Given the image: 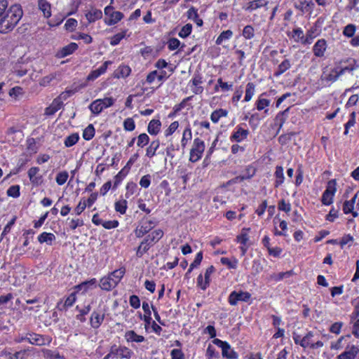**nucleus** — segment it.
I'll list each match as a JSON object with an SVG mask.
<instances>
[{
  "label": "nucleus",
  "mask_w": 359,
  "mask_h": 359,
  "mask_svg": "<svg viewBox=\"0 0 359 359\" xmlns=\"http://www.w3.org/2000/svg\"><path fill=\"white\" fill-rule=\"evenodd\" d=\"M23 12L20 5L11 6L0 18V32L6 33L12 30L22 16Z\"/></svg>",
  "instance_id": "nucleus-1"
},
{
  "label": "nucleus",
  "mask_w": 359,
  "mask_h": 359,
  "mask_svg": "<svg viewBox=\"0 0 359 359\" xmlns=\"http://www.w3.org/2000/svg\"><path fill=\"white\" fill-rule=\"evenodd\" d=\"M126 273L125 268H120L111 272L107 277L100 280V287L109 291L115 287Z\"/></svg>",
  "instance_id": "nucleus-2"
},
{
  "label": "nucleus",
  "mask_w": 359,
  "mask_h": 359,
  "mask_svg": "<svg viewBox=\"0 0 359 359\" xmlns=\"http://www.w3.org/2000/svg\"><path fill=\"white\" fill-rule=\"evenodd\" d=\"M114 103V100L112 97L97 99L90 104L89 109L92 113L99 114L104 108L112 106Z\"/></svg>",
  "instance_id": "nucleus-3"
},
{
  "label": "nucleus",
  "mask_w": 359,
  "mask_h": 359,
  "mask_svg": "<svg viewBox=\"0 0 359 359\" xmlns=\"http://www.w3.org/2000/svg\"><path fill=\"white\" fill-rule=\"evenodd\" d=\"M205 149V144L203 141L199 138H196L194 142V145L190 151V161L194 163L198 161L201 158Z\"/></svg>",
  "instance_id": "nucleus-4"
},
{
  "label": "nucleus",
  "mask_w": 359,
  "mask_h": 359,
  "mask_svg": "<svg viewBox=\"0 0 359 359\" xmlns=\"http://www.w3.org/2000/svg\"><path fill=\"white\" fill-rule=\"evenodd\" d=\"M335 185V180H330L328 182L327 189L325 191L322 196V203L323 204L330 205L332 203L333 196L336 190Z\"/></svg>",
  "instance_id": "nucleus-5"
},
{
  "label": "nucleus",
  "mask_w": 359,
  "mask_h": 359,
  "mask_svg": "<svg viewBox=\"0 0 359 359\" xmlns=\"http://www.w3.org/2000/svg\"><path fill=\"white\" fill-rule=\"evenodd\" d=\"M251 297L250 293L243 291H233L229 297V302L231 305L235 306L238 301L248 302Z\"/></svg>",
  "instance_id": "nucleus-6"
},
{
  "label": "nucleus",
  "mask_w": 359,
  "mask_h": 359,
  "mask_svg": "<svg viewBox=\"0 0 359 359\" xmlns=\"http://www.w3.org/2000/svg\"><path fill=\"white\" fill-rule=\"evenodd\" d=\"M154 226V224L151 220L142 219L135 230V233L138 238L142 237L144 234L151 230Z\"/></svg>",
  "instance_id": "nucleus-7"
},
{
  "label": "nucleus",
  "mask_w": 359,
  "mask_h": 359,
  "mask_svg": "<svg viewBox=\"0 0 359 359\" xmlns=\"http://www.w3.org/2000/svg\"><path fill=\"white\" fill-rule=\"evenodd\" d=\"M111 354L119 358L129 359L131 357V351L126 347H117L114 345L111 347Z\"/></svg>",
  "instance_id": "nucleus-8"
},
{
  "label": "nucleus",
  "mask_w": 359,
  "mask_h": 359,
  "mask_svg": "<svg viewBox=\"0 0 359 359\" xmlns=\"http://www.w3.org/2000/svg\"><path fill=\"white\" fill-rule=\"evenodd\" d=\"M358 353L359 348L358 346L348 345L346 350L338 355V359H355Z\"/></svg>",
  "instance_id": "nucleus-9"
},
{
  "label": "nucleus",
  "mask_w": 359,
  "mask_h": 359,
  "mask_svg": "<svg viewBox=\"0 0 359 359\" xmlns=\"http://www.w3.org/2000/svg\"><path fill=\"white\" fill-rule=\"evenodd\" d=\"M26 339L32 344L36 346H43L45 344H49L51 341L50 338H44L43 336L32 334H29L28 337H26Z\"/></svg>",
  "instance_id": "nucleus-10"
},
{
  "label": "nucleus",
  "mask_w": 359,
  "mask_h": 359,
  "mask_svg": "<svg viewBox=\"0 0 359 359\" xmlns=\"http://www.w3.org/2000/svg\"><path fill=\"white\" fill-rule=\"evenodd\" d=\"M355 199L356 195H355L351 200L346 201L343 205L344 212L345 214L351 213L353 217H356L358 215V213L356 211H353Z\"/></svg>",
  "instance_id": "nucleus-11"
},
{
  "label": "nucleus",
  "mask_w": 359,
  "mask_h": 359,
  "mask_svg": "<svg viewBox=\"0 0 359 359\" xmlns=\"http://www.w3.org/2000/svg\"><path fill=\"white\" fill-rule=\"evenodd\" d=\"M313 6L312 0H297L295 1V7L302 12L311 11Z\"/></svg>",
  "instance_id": "nucleus-12"
},
{
  "label": "nucleus",
  "mask_w": 359,
  "mask_h": 359,
  "mask_svg": "<svg viewBox=\"0 0 359 359\" xmlns=\"http://www.w3.org/2000/svg\"><path fill=\"white\" fill-rule=\"evenodd\" d=\"M111 63V62L110 61L104 62L100 68L91 72V73L88 76L87 80L93 81L98 76H100L101 74H104L106 72L108 65Z\"/></svg>",
  "instance_id": "nucleus-13"
},
{
  "label": "nucleus",
  "mask_w": 359,
  "mask_h": 359,
  "mask_svg": "<svg viewBox=\"0 0 359 359\" xmlns=\"http://www.w3.org/2000/svg\"><path fill=\"white\" fill-rule=\"evenodd\" d=\"M326 49V41L324 39L318 40L314 45L313 50L316 57L323 56Z\"/></svg>",
  "instance_id": "nucleus-14"
},
{
  "label": "nucleus",
  "mask_w": 359,
  "mask_h": 359,
  "mask_svg": "<svg viewBox=\"0 0 359 359\" xmlns=\"http://www.w3.org/2000/svg\"><path fill=\"white\" fill-rule=\"evenodd\" d=\"M104 318V313H100L97 311L93 312L90 317V324L91 326L94 328H98L102 323L103 322Z\"/></svg>",
  "instance_id": "nucleus-15"
},
{
  "label": "nucleus",
  "mask_w": 359,
  "mask_h": 359,
  "mask_svg": "<svg viewBox=\"0 0 359 359\" xmlns=\"http://www.w3.org/2000/svg\"><path fill=\"white\" fill-rule=\"evenodd\" d=\"M22 133L21 130H18L14 128H10L8 130L7 137L8 142H18L22 138Z\"/></svg>",
  "instance_id": "nucleus-16"
},
{
  "label": "nucleus",
  "mask_w": 359,
  "mask_h": 359,
  "mask_svg": "<svg viewBox=\"0 0 359 359\" xmlns=\"http://www.w3.org/2000/svg\"><path fill=\"white\" fill-rule=\"evenodd\" d=\"M163 235V232L161 229L155 230L144 238L145 243H148L149 245H151L153 243H156L161 239Z\"/></svg>",
  "instance_id": "nucleus-17"
},
{
  "label": "nucleus",
  "mask_w": 359,
  "mask_h": 359,
  "mask_svg": "<svg viewBox=\"0 0 359 359\" xmlns=\"http://www.w3.org/2000/svg\"><path fill=\"white\" fill-rule=\"evenodd\" d=\"M39 171V168L37 167H32L28 170V176L34 184H39L41 182V176H37Z\"/></svg>",
  "instance_id": "nucleus-18"
},
{
  "label": "nucleus",
  "mask_w": 359,
  "mask_h": 359,
  "mask_svg": "<svg viewBox=\"0 0 359 359\" xmlns=\"http://www.w3.org/2000/svg\"><path fill=\"white\" fill-rule=\"evenodd\" d=\"M86 17L89 22H93L102 17V13L100 10L92 8L86 13Z\"/></svg>",
  "instance_id": "nucleus-19"
},
{
  "label": "nucleus",
  "mask_w": 359,
  "mask_h": 359,
  "mask_svg": "<svg viewBox=\"0 0 359 359\" xmlns=\"http://www.w3.org/2000/svg\"><path fill=\"white\" fill-rule=\"evenodd\" d=\"M38 6L44 17L49 18L51 15L50 4L46 0H38Z\"/></svg>",
  "instance_id": "nucleus-20"
},
{
  "label": "nucleus",
  "mask_w": 359,
  "mask_h": 359,
  "mask_svg": "<svg viewBox=\"0 0 359 359\" xmlns=\"http://www.w3.org/2000/svg\"><path fill=\"white\" fill-rule=\"evenodd\" d=\"M249 134V131L248 130H245L242 128H239L231 136V140H234L236 142H241L243 140L245 139Z\"/></svg>",
  "instance_id": "nucleus-21"
},
{
  "label": "nucleus",
  "mask_w": 359,
  "mask_h": 359,
  "mask_svg": "<svg viewBox=\"0 0 359 359\" xmlns=\"http://www.w3.org/2000/svg\"><path fill=\"white\" fill-rule=\"evenodd\" d=\"M267 4L268 1L265 0H251L247 4L245 9L248 11H253L262 6H266Z\"/></svg>",
  "instance_id": "nucleus-22"
},
{
  "label": "nucleus",
  "mask_w": 359,
  "mask_h": 359,
  "mask_svg": "<svg viewBox=\"0 0 359 359\" xmlns=\"http://www.w3.org/2000/svg\"><path fill=\"white\" fill-rule=\"evenodd\" d=\"M123 18V14L120 11L111 12L109 19H105V22L109 25L117 23Z\"/></svg>",
  "instance_id": "nucleus-23"
},
{
  "label": "nucleus",
  "mask_w": 359,
  "mask_h": 359,
  "mask_svg": "<svg viewBox=\"0 0 359 359\" xmlns=\"http://www.w3.org/2000/svg\"><path fill=\"white\" fill-rule=\"evenodd\" d=\"M187 17L189 19L194 20L198 27H201L203 25V20L198 18L197 10L195 8L191 7L187 11Z\"/></svg>",
  "instance_id": "nucleus-24"
},
{
  "label": "nucleus",
  "mask_w": 359,
  "mask_h": 359,
  "mask_svg": "<svg viewBox=\"0 0 359 359\" xmlns=\"http://www.w3.org/2000/svg\"><path fill=\"white\" fill-rule=\"evenodd\" d=\"M78 48V45L76 43H71L68 46H65L60 51V57H65L72 54Z\"/></svg>",
  "instance_id": "nucleus-25"
},
{
  "label": "nucleus",
  "mask_w": 359,
  "mask_h": 359,
  "mask_svg": "<svg viewBox=\"0 0 359 359\" xmlns=\"http://www.w3.org/2000/svg\"><path fill=\"white\" fill-rule=\"evenodd\" d=\"M161 126V123L159 120H151L148 125L147 130L149 133L151 135H156L160 130Z\"/></svg>",
  "instance_id": "nucleus-26"
},
{
  "label": "nucleus",
  "mask_w": 359,
  "mask_h": 359,
  "mask_svg": "<svg viewBox=\"0 0 359 359\" xmlns=\"http://www.w3.org/2000/svg\"><path fill=\"white\" fill-rule=\"evenodd\" d=\"M125 337L128 341L142 342L144 340L143 336L137 334L133 330L126 332Z\"/></svg>",
  "instance_id": "nucleus-27"
},
{
  "label": "nucleus",
  "mask_w": 359,
  "mask_h": 359,
  "mask_svg": "<svg viewBox=\"0 0 359 359\" xmlns=\"http://www.w3.org/2000/svg\"><path fill=\"white\" fill-rule=\"evenodd\" d=\"M55 239V236L53 233L43 232L40 234L38 237L39 243H46L48 245H51L52 241Z\"/></svg>",
  "instance_id": "nucleus-28"
},
{
  "label": "nucleus",
  "mask_w": 359,
  "mask_h": 359,
  "mask_svg": "<svg viewBox=\"0 0 359 359\" xmlns=\"http://www.w3.org/2000/svg\"><path fill=\"white\" fill-rule=\"evenodd\" d=\"M130 71V68L128 66L123 65L119 67L118 69L114 72V74L116 78H125L129 76Z\"/></svg>",
  "instance_id": "nucleus-29"
},
{
  "label": "nucleus",
  "mask_w": 359,
  "mask_h": 359,
  "mask_svg": "<svg viewBox=\"0 0 359 359\" xmlns=\"http://www.w3.org/2000/svg\"><path fill=\"white\" fill-rule=\"evenodd\" d=\"M276 182L275 187H278L284 182L283 168L282 166H276L275 171Z\"/></svg>",
  "instance_id": "nucleus-30"
},
{
  "label": "nucleus",
  "mask_w": 359,
  "mask_h": 359,
  "mask_svg": "<svg viewBox=\"0 0 359 359\" xmlns=\"http://www.w3.org/2000/svg\"><path fill=\"white\" fill-rule=\"evenodd\" d=\"M57 100H58L55 99L52 104L46 109L45 114L46 115H53L60 109L62 103Z\"/></svg>",
  "instance_id": "nucleus-31"
},
{
  "label": "nucleus",
  "mask_w": 359,
  "mask_h": 359,
  "mask_svg": "<svg viewBox=\"0 0 359 359\" xmlns=\"http://www.w3.org/2000/svg\"><path fill=\"white\" fill-rule=\"evenodd\" d=\"M79 140V135L78 133H72L65 140L64 144L65 147H70L76 144Z\"/></svg>",
  "instance_id": "nucleus-32"
},
{
  "label": "nucleus",
  "mask_w": 359,
  "mask_h": 359,
  "mask_svg": "<svg viewBox=\"0 0 359 359\" xmlns=\"http://www.w3.org/2000/svg\"><path fill=\"white\" fill-rule=\"evenodd\" d=\"M76 300V297L74 293H72L65 300L64 304L60 303L57 304V308L60 310L66 309L67 307L72 306Z\"/></svg>",
  "instance_id": "nucleus-33"
},
{
  "label": "nucleus",
  "mask_w": 359,
  "mask_h": 359,
  "mask_svg": "<svg viewBox=\"0 0 359 359\" xmlns=\"http://www.w3.org/2000/svg\"><path fill=\"white\" fill-rule=\"evenodd\" d=\"M160 142L158 140H155L151 142L149 147L147 149L146 155L151 158L156 154V151L159 147Z\"/></svg>",
  "instance_id": "nucleus-34"
},
{
  "label": "nucleus",
  "mask_w": 359,
  "mask_h": 359,
  "mask_svg": "<svg viewBox=\"0 0 359 359\" xmlns=\"http://www.w3.org/2000/svg\"><path fill=\"white\" fill-rule=\"evenodd\" d=\"M290 62L289 60H284L278 67L277 72H275V76H279L286 72L290 67Z\"/></svg>",
  "instance_id": "nucleus-35"
},
{
  "label": "nucleus",
  "mask_w": 359,
  "mask_h": 359,
  "mask_svg": "<svg viewBox=\"0 0 359 359\" xmlns=\"http://www.w3.org/2000/svg\"><path fill=\"white\" fill-rule=\"evenodd\" d=\"M353 243V237L351 234L344 235L340 240L338 244L341 248L347 246L351 247Z\"/></svg>",
  "instance_id": "nucleus-36"
},
{
  "label": "nucleus",
  "mask_w": 359,
  "mask_h": 359,
  "mask_svg": "<svg viewBox=\"0 0 359 359\" xmlns=\"http://www.w3.org/2000/svg\"><path fill=\"white\" fill-rule=\"evenodd\" d=\"M255 90V86L252 83H248L246 86V90H245V95L244 100L245 102H249L251 100Z\"/></svg>",
  "instance_id": "nucleus-37"
},
{
  "label": "nucleus",
  "mask_w": 359,
  "mask_h": 359,
  "mask_svg": "<svg viewBox=\"0 0 359 359\" xmlns=\"http://www.w3.org/2000/svg\"><path fill=\"white\" fill-rule=\"evenodd\" d=\"M42 352L43 353V356L46 358L50 359H65L64 356L60 355L59 353L53 351L49 349H43Z\"/></svg>",
  "instance_id": "nucleus-38"
},
{
  "label": "nucleus",
  "mask_w": 359,
  "mask_h": 359,
  "mask_svg": "<svg viewBox=\"0 0 359 359\" xmlns=\"http://www.w3.org/2000/svg\"><path fill=\"white\" fill-rule=\"evenodd\" d=\"M60 74L55 72L42 78L39 82V84L42 86H47L53 80L57 79Z\"/></svg>",
  "instance_id": "nucleus-39"
},
{
  "label": "nucleus",
  "mask_w": 359,
  "mask_h": 359,
  "mask_svg": "<svg viewBox=\"0 0 359 359\" xmlns=\"http://www.w3.org/2000/svg\"><path fill=\"white\" fill-rule=\"evenodd\" d=\"M226 116L227 111L220 109L219 110L214 111L210 116V118L212 122L217 123L221 117Z\"/></svg>",
  "instance_id": "nucleus-40"
},
{
  "label": "nucleus",
  "mask_w": 359,
  "mask_h": 359,
  "mask_svg": "<svg viewBox=\"0 0 359 359\" xmlns=\"http://www.w3.org/2000/svg\"><path fill=\"white\" fill-rule=\"evenodd\" d=\"M95 135V128L92 124L88 126L83 133V137L86 140H91Z\"/></svg>",
  "instance_id": "nucleus-41"
},
{
  "label": "nucleus",
  "mask_w": 359,
  "mask_h": 359,
  "mask_svg": "<svg viewBox=\"0 0 359 359\" xmlns=\"http://www.w3.org/2000/svg\"><path fill=\"white\" fill-rule=\"evenodd\" d=\"M351 304L353 306V310L351 314V318H357L359 317V297L353 299L351 301Z\"/></svg>",
  "instance_id": "nucleus-42"
},
{
  "label": "nucleus",
  "mask_w": 359,
  "mask_h": 359,
  "mask_svg": "<svg viewBox=\"0 0 359 359\" xmlns=\"http://www.w3.org/2000/svg\"><path fill=\"white\" fill-rule=\"evenodd\" d=\"M337 79V71L334 69L332 72L327 70L324 71L322 74V79L327 81H334Z\"/></svg>",
  "instance_id": "nucleus-43"
},
{
  "label": "nucleus",
  "mask_w": 359,
  "mask_h": 359,
  "mask_svg": "<svg viewBox=\"0 0 359 359\" xmlns=\"http://www.w3.org/2000/svg\"><path fill=\"white\" fill-rule=\"evenodd\" d=\"M250 231V228H244L242 229L240 235L237 236V241L242 245H245L248 241V232Z\"/></svg>",
  "instance_id": "nucleus-44"
},
{
  "label": "nucleus",
  "mask_w": 359,
  "mask_h": 359,
  "mask_svg": "<svg viewBox=\"0 0 359 359\" xmlns=\"http://www.w3.org/2000/svg\"><path fill=\"white\" fill-rule=\"evenodd\" d=\"M126 209L127 201L126 200H120L115 203V210L121 214H125Z\"/></svg>",
  "instance_id": "nucleus-45"
},
{
  "label": "nucleus",
  "mask_w": 359,
  "mask_h": 359,
  "mask_svg": "<svg viewBox=\"0 0 359 359\" xmlns=\"http://www.w3.org/2000/svg\"><path fill=\"white\" fill-rule=\"evenodd\" d=\"M142 309L145 313V314L144 316V320L147 324H149L150 320H151V313L150 311V307H149V304L146 302H144L142 303Z\"/></svg>",
  "instance_id": "nucleus-46"
},
{
  "label": "nucleus",
  "mask_w": 359,
  "mask_h": 359,
  "mask_svg": "<svg viewBox=\"0 0 359 359\" xmlns=\"http://www.w3.org/2000/svg\"><path fill=\"white\" fill-rule=\"evenodd\" d=\"M150 245L148 243H145V240L140 243L137 250V256L141 257L147 250L149 249Z\"/></svg>",
  "instance_id": "nucleus-47"
},
{
  "label": "nucleus",
  "mask_w": 359,
  "mask_h": 359,
  "mask_svg": "<svg viewBox=\"0 0 359 359\" xmlns=\"http://www.w3.org/2000/svg\"><path fill=\"white\" fill-rule=\"evenodd\" d=\"M233 32L231 30H226L222 32L216 40V43L220 45L222 43L224 40L229 39L231 37Z\"/></svg>",
  "instance_id": "nucleus-48"
},
{
  "label": "nucleus",
  "mask_w": 359,
  "mask_h": 359,
  "mask_svg": "<svg viewBox=\"0 0 359 359\" xmlns=\"http://www.w3.org/2000/svg\"><path fill=\"white\" fill-rule=\"evenodd\" d=\"M313 333L309 332L306 336H304L299 342V345L304 348L310 346L311 344V338L313 337Z\"/></svg>",
  "instance_id": "nucleus-49"
},
{
  "label": "nucleus",
  "mask_w": 359,
  "mask_h": 359,
  "mask_svg": "<svg viewBox=\"0 0 359 359\" xmlns=\"http://www.w3.org/2000/svg\"><path fill=\"white\" fill-rule=\"evenodd\" d=\"M289 109H290V107H287L285 110H284L283 111L280 112L277 114V116L275 118V121L279 125L280 128L282 127V126L285 123V116L288 112Z\"/></svg>",
  "instance_id": "nucleus-50"
},
{
  "label": "nucleus",
  "mask_w": 359,
  "mask_h": 359,
  "mask_svg": "<svg viewBox=\"0 0 359 359\" xmlns=\"http://www.w3.org/2000/svg\"><path fill=\"white\" fill-rule=\"evenodd\" d=\"M254 28L251 25H247L243 28V36L246 39H250L253 38L255 34Z\"/></svg>",
  "instance_id": "nucleus-51"
},
{
  "label": "nucleus",
  "mask_w": 359,
  "mask_h": 359,
  "mask_svg": "<svg viewBox=\"0 0 359 359\" xmlns=\"http://www.w3.org/2000/svg\"><path fill=\"white\" fill-rule=\"evenodd\" d=\"M355 32V26L353 24L346 25L343 31L344 35L348 37H353Z\"/></svg>",
  "instance_id": "nucleus-52"
},
{
  "label": "nucleus",
  "mask_w": 359,
  "mask_h": 359,
  "mask_svg": "<svg viewBox=\"0 0 359 359\" xmlns=\"http://www.w3.org/2000/svg\"><path fill=\"white\" fill-rule=\"evenodd\" d=\"M149 137L146 133L140 134L137 137V146L143 147L149 143Z\"/></svg>",
  "instance_id": "nucleus-53"
},
{
  "label": "nucleus",
  "mask_w": 359,
  "mask_h": 359,
  "mask_svg": "<svg viewBox=\"0 0 359 359\" xmlns=\"http://www.w3.org/2000/svg\"><path fill=\"white\" fill-rule=\"evenodd\" d=\"M192 25L191 24L185 25L179 32V36L182 38L187 37L191 32Z\"/></svg>",
  "instance_id": "nucleus-54"
},
{
  "label": "nucleus",
  "mask_w": 359,
  "mask_h": 359,
  "mask_svg": "<svg viewBox=\"0 0 359 359\" xmlns=\"http://www.w3.org/2000/svg\"><path fill=\"white\" fill-rule=\"evenodd\" d=\"M68 176V172L66 171L59 172L56 176V182L59 185L64 184L67 182Z\"/></svg>",
  "instance_id": "nucleus-55"
},
{
  "label": "nucleus",
  "mask_w": 359,
  "mask_h": 359,
  "mask_svg": "<svg viewBox=\"0 0 359 359\" xmlns=\"http://www.w3.org/2000/svg\"><path fill=\"white\" fill-rule=\"evenodd\" d=\"M123 128L126 130L133 131L135 130V121L132 118H127L123 121Z\"/></svg>",
  "instance_id": "nucleus-56"
},
{
  "label": "nucleus",
  "mask_w": 359,
  "mask_h": 359,
  "mask_svg": "<svg viewBox=\"0 0 359 359\" xmlns=\"http://www.w3.org/2000/svg\"><path fill=\"white\" fill-rule=\"evenodd\" d=\"M7 194L9 196L16 198L20 196V187L18 185H13L8 188Z\"/></svg>",
  "instance_id": "nucleus-57"
},
{
  "label": "nucleus",
  "mask_w": 359,
  "mask_h": 359,
  "mask_svg": "<svg viewBox=\"0 0 359 359\" xmlns=\"http://www.w3.org/2000/svg\"><path fill=\"white\" fill-rule=\"evenodd\" d=\"M212 343L222 348V355H225L226 349L229 348V344L226 341H223L219 339H214Z\"/></svg>",
  "instance_id": "nucleus-58"
},
{
  "label": "nucleus",
  "mask_w": 359,
  "mask_h": 359,
  "mask_svg": "<svg viewBox=\"0 0 359 359\" xmlns=\"http://www.w3.org/2000/svg\"><path fill=\"white\" fill-rule=\"evenodd\" d=\"M191 138V131L189 128H187L184 133H183V137L182 139V146L183 147H185L187 144V140Z\"/></svg>",
  "instance_id": "nucleus-59"
},
{
  "label": "nucleus",
  "mask_w": 359,
  "mask_h": 359,
  "mask_svg": "<svg viewBox=\"0 0 359 359\" xmlns=\"http://www.w3.org/2000/svg\"><path fill=\"white\" fill-rule=\"evenodd\" d=\"M355 112H352L351 114V118H349V120L348 121V122L345 124V131H344V135H347L348 132V128L350 127H352L354 126V124L355 123Z\"/></svg>",
  "instance_id": "nucleus-60"
},
{
  "label": "nucleus",
  "mask_w": 359,
  "mask_h": 359,
  "mask_svg": "<svg viewBox=\"0 0 359 359\" xmlns=\"http://www.w3.org/2000/svg\"><path fill=\"white\" fill-rule=\"evenodd\" d=\"M126 35L125 32H121L115 34L111 39L110 43L112 46L117 45Z\"/></svg>",
  "instance_id": "nucleus-61"
},
{
  "label": "nucleus",
  "mask_w": 359,
  "mask_h": 359,
  "mask_svg": "<svg viewBox=\"0 0 359 359\" xmlns=\"http://www.w3.org/2000/svg\"><path fill=\"white\" fill-rule=\"evenodd\" d=\"M355 319V321L354 322L352 327V334L355 336V337L359 339V317Z\"/></svg>",
  "instance_id": "nucleus-62"
},
{
  "label": "nucleus",
  "mask_w": 359,
  "mask_h": 359,
  "mask_svg": "<svg viewBox=\"0 0 359 359\" xmlns=\"http://www.w3.org/2000/svg\"><path fill=\"white\" fill-rule=\"evenodd\" d=\"M172 359H184V353L181 349H173L171 351Z\"/></svg>",
  "instance_id": "nucleus-63"
},
{
  "label": "nucleus",
  "mask_w": 359,
  "mask_h": 359,
  "mask_svg": "<svg viewBox=\"0 0 359 359\" xmlns=\"http://www.w3.org/2000/svg\"><path fill=\"white\" fill-rule=\"evenodd\" d=\"M26 351H27L26 350H22V351H17L16 353H15L13 355L11 353H8V355L10 356L9 357L10 359H23Z\"/></svg>",
  "instance_id": "nucleus-64"
}]
</instances>
